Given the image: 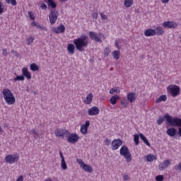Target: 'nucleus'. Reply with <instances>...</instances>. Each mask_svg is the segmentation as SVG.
<instances>
[{"mask_svg":"<svg viewBox=\"0 0 181 181\" xmlns=\"http://www.w3.org/2000/svg\"><path fill=\"white\" fill-rule=\"evenodd\" d=\"M74 45L69 44L67 47V50L69 54H74L75 53V49L82 52L85 51L88 45V37L86 35H82L81 37L74 39Z\"/></svg>","mask_w":181,"mask_h":181,"instance_id":"obj_1","label":"nucleus"},{"mask_svg":"<svg viewBox=\"0 0 181 181\" xmlns=\"http://www.w3.org/2000/svg\"><path fill=\"white\" fill-rule=\"evenodd\" d=\"M167 123L171 127H180L178 129L179 136H181V118L172 117L168 114L164 115Z\"/></svg>","mask_w":181,"mask_h":181,"instance_id":"obj_2","label":"nucleus"},{"mask_svg":"<svg viewBox=\"0 0 181 181\" xmlns=\"http://www.w3.org/2000/svg\"><path fill=\"white\" fill-rule=\"evenodd\" d=\"M3 97L4 100L8 105H12L16 103V98L13 93H12L9 89L5 88L3 92Z\"/></svg>","mask_w":181,"mask_h":181,"instance_id":"obj_3","label":"nucleus"},{"mask_svg":"<svg viewBox=\"0 0 181 181\" xmlns=\"http://www.w3.org/2000/svg\"><path fill=\"white\" fill-rule=\"evenodd\" d=\"M120 155L124 157L127 163H130L132 160V156L127 146H123L120 148Z\"/></svg>","mask_w":181,"mask_h":181,"instance_id":"obj_4","label":"nucleus"},{"mask_svg":"<svg viewBox=\"0 0 181 181\" xmlns=\"http://www.w3.org/2000/svg\"><path fill=\"white\" fill-rule=\"evenodd\" d=\"M167 90L170 93L173 98L177 97L180 93V88L176 85H170L167 88Z\"/></svg>","mask_w":181,"mask_h":181,"instance_id":"obj_5","label":"nucleus"},{"mask_svg":"<svg viewBox=\"0 0 181 181\" xmlns=\"http://www.w3.org/2000/svg\"><path fill=\"white\" fill-rule=\"evenodd\" d=\"M89 37H90V40H95L98 42H102V39H105V35L99 33V35H98V34L94 32H89Z\"/></svg>","mask_w":181,"mask_h":181,"instance_id":"obj_6","label":"nucleus"},{"mask_svg":"<svg viewBox=\"0 0 181 181\" xmlns=\"http://www.w3.org/2000/svg\"><path fill=\"white\" fill-rule=\"evenodd\" d=\"M76 162L78 163V164H79L81 168H82V169H83V170H85V172H88V173H92L93 172L92 167L89 165L86 164L83 161V160H81L80 158H76Z\"/></svg>","mask_w":181,"mask_h":181,"instance_id":"obj_7","label":"nucleus"},{"mask_svg":"<svg viewBox=\"0 0 181 181\" xmlns=\"http://www.w3.org/2000/svg\"><path fill=\"white\" fill-rule=\"evenodd\" d=\"M58 16H59V12L56 10H52L49 16V22L52 25H54L57 19H58Z\"/></svg>","mask_w":181,"mask_h":181,"instance_id":"obj_8","label":"nucleus"},{"mask_svg":"<svg viewBox=\"0 0 181 181\" xmlns=\"http://www.w3.org/2000/svg\"><path fill=\"white\" fill-rule=\"evenodd\" d=\"M54 134H55L56 136L64 138V137H68V136L70 133L66 129H57L55 130Z\"/></svg>","mask_w":181,"mask_h":181,"instance_id":"obj_9","label":"nucleus"},{"mask_svg":"<svg viewBox=\"0 0 181 181\" xmlns=\"http://www.w3.org/2000/svg\"><path fill=\"white\" fill-rule=\"evenodd\" d=\"M5 159L8 163L13 164L19 160V156L16 154L8 155Z\"/></svg>","mask_w":181,"mask_h":181,"instance_id":"obj_10","label":"nucleus"},{"mask_svg":"<svg viewBox=\"0 0 181 181\" xmlns=\"http://www.w3.org/2000/svg\"><path fill=\"white\" fill-rule=\"evenodd\" d=\"M122 144L123 141L121 139H113V141H112V150H117Z\"/></svg>","mask_w":181,"mask_h":181,"instance_id":"obj_11","label":"nucleus"},{"mask_svg":"<svg viewBox=\"0 0 181 181\" xmlns=\"http://www.w3.org/2000/svg\"><path fill=\"white\" fill-rule=\"evenodd\" d=\"M67 137V141L71 144H76L79 139V136L76 133H72L70 135L69 134Z\"/></svg>","mask_w":181,"mask_h":181,"instance_id":"obj_12","label":"nucleus"},{"mask_svg":"<svg viewBox=\"0 0 181 181\" xmlns=\"http://www.w3.org/2000/svg\"><path fill=\"white\" fill-rule=\"evenodd\" d=\"M171 165V160H165L161 163L158 165V169L160 170H163L165 168H168Z\"/></svg>","mask_w":181,"mask_h":181,"instance_id":"obj_13","label":"nucleus"},{"mask_svg":"<svg viewBox=\"0 0 181 181\" xmlns=\"http://www.w3.org/2000/svg\"><path fill=\"white\" fill-rule=\"evenodd\" d=\"M163 27L165 28H176L177 27V23L172 21H167L163 23Z\"/></svg>","mask_w":181,"mask_h":181,"instance_id":"obj_14","label":"nucleus"},{"mask_svg":"<svg viewBox=\"0 0 181 181\" xmlns=\"http://www.w3.org/2000/svg\"><path fill=\"white\" fill-rule=\"evenodd\" d=\"M90 126V122L86 121L85 122V124L81 125V133L85 135L88 133V127Z\"/></svg>","mask_w":181,"mask_h":181,"instance_id":"obj_15","label":"nucleus"},{"mask_svg":"<svg viewBox=\"0 0 181 181\" xmlns=\"http://www.w3.org/2000/svg\"><path fill=\"white\" fill-rule=\"evenodd\" d=\"M136 98H137V95L135 93L131 92L127 94V100L130 103H133L134 102H135Z\"/></svg>","mask_w":181,"mask_h":181,"instance_id":"obj_16","label":"nucleus"},{"mask_svg":"<svg viewBox=\"0 0 181 181\" xmlns=\"http://www.w3.org/2000/svg\"><path fill=\"white\" fill-rule=\"evenodd\" d=\"M100 113V109L97 107H93L88 110V114L90 116L98 115Z\"/></svg>","mask_w":181,"mask_h":181,"instance_id":"obj_17","label":"nucleus"},{"mask_svg":"<svg viewBox=\"0 0 181 181\" xmlns=\"http://www.w3.org/2000/svg\"><path fill=\"white\" fill-rule=\"evenodd\" d=\"M22 74H23V76H24V78L25 77L28 80H30L32 78V76H31L30 73L29 72L28 69L27 67L23 68Z\"/></svg>","mask_w":181,"mask_h":181,"instance_id":"obj_18","label":"nucleus"},{"mask_svg":"<svg viewBox=\"0 0 181 181\" xmlns=\"http://www.w3.org/2000/svg\"><path fill=\"white\" fill-rule=\"evenodd\" d=\"M65 27L63 25H59L58 28H54L52 29V31L54 32L57 34L63 33L65 32Z\"/></svg>","mask_w":181,"mask_h":181,"instance_id":"obj_19","label":"nucleus"},{"mask_svg":"<svg viewBox=\"0 0 181 181\" xmlns=\"http://www.w3.org/2000/svg\"><path fill=\"white\" fill-rule=\"evenodd\" d=\"M146 37H153L156 35V30L153 29H147L144 33Z\"/></svg>","mask_w":181,"mask_h":181,"instance_id":"obj_20","label":"nucleus"},{"mask_svg":"<svg viewBox=\"0 0 181 181\" xmlns=\"http://www.w3.org/2000/svg\"><path fill=\"white\" fill-rule=\"evenodd\" d=\"M59 153H60V157H61V158H62L61 167H62V168L63 170H65L67 169V164H66V161H65V158H64V156L62 152L60 151Z\"/></svg>","mask_w":181,"mask_h":181,"instance_id":"obj_21","label":"nucleus"},{"mask_svg":"<svg viewBox=\"0 0 181 181\" xmlns=\"http://www.w3.org/2000/svg\"><path fill=\"white\" fill-rule=\"evenodd\" d=\"M166 133L169 136H175L177 134V129L174 127H171L167 129Z\"/></svg>","mask_w":181,"mask_h":181,"instance_id":"obj_22","label":"nucleus"},{"mask_svg":"<svg viewBox=\"0 0 181 181\" xmlns=\"http://www.w3.org/2000/svg\"><path fill=\"white\" fill-rule=\"evenodd\" d=\"M93 95L92 93L88 94V96H86V99L83 100V103L86 105H90L93 101Z\"/></svg>","mask_w":181,"mask_h":181,"instance_id":"obj_23","label":"nucleus"},{"mask_svg":"<svg viewBox=\"0 0 181 181\" xmlns=\"http://www.w3.org/2000/svg\"><path fill=\"white\" fill-rule=\"evenodd\" d=\"M145 158L148 162H153L154 160L157 159V156L151 153L147 155Z\"/></svg>","mask_w":181,"mask_h":181,"instance_id":"obj_24","label":"nucleus"},{"mask_svg":"<svg viewBox=\"0 0 181 181\" xmlns=\"http://www.w3.org/2000/svg\"><path fill=\"white\" fill-rule=\"evenodd\" d=\"M154 31L156 33L155 35H158V36L162 35L164 33V30L162 27H158L155 28Z\"/></svg>","mask_w":181,"mask_h":181,"instance_id":"obj_25","label":"nucleus"},{"mask_svg":"<svg viewBox=\"0 0 181 181\" xmlns=\"http://www.w3.org/2000/svg\"><path fill=\"white\" fill-rule=\"evenodd\" d=\"M30 133L33 134L35 139H38L42 135V134L40 133L39 130L37 131L34 129L30 131Z\"/></svg>","mask_w":181,"mask_h":181,"instance_id":"obj_26","label":"nucleus"},{"mask_svg":"<svg viewBox=\"0 0 181 181\" xmlns=\"http://www.w3.org/2000/svg\"><path fill=\"white\" fill-rule=\"evenodd\" d=\"M119 99V96L116 95L110 98V100H109V101H110V104L115 105L117 104V100H118Z\"/></svg>","mask_w":181,"mask_h":181,"instance_id":"obj_27","label":"nucleus"},{"mask_svg":"<svg viewBox=\"0 0 181 181\" xmlns=\"http://www.w3.org/2000/svg\"><path fill=\"white\" fill-rule=\"evenodd\" d=\"M139 137H140V139L144 141V143L146 144L148 146H151L149 141H148V139L144 136V134H139Z\"/></svg>","mask_w":181,"mask_h":181,"instance_id":"obj_28","label":"nucleus"},{"mask_svg":"<svg viewBox=\"0 0 181 181\" xmlns=\"http://www.w3.org/2000/svg\"><path fill=\"white\" fill-rule=\"evenodd\" d=\"M30 69L31 71L35 72V71H39L40 67L36 64L34 63L30 66Z\"/></svg>","mask_w":181,"mask_h":181,"instance_id":"obj_29","label":"nucleus"},{"mask_svg":"<svg viewBox=\"0 0 181 181\" xmlns=\"http://www.w3.org/2000/svg\"><path fill=\"white\" fill-rule=\"evenodd\" d=\"M133 4H134L133 0H124V6H126V8L131 7Z\"/></svg>","mask_w":181,"mask_h":181,"instance_id":"obj_30","label":"nucleus"},{"mask_svg":"<svg viewBox=\"0 0 181 181\" xmlns=\"http://www.w3.org/2000/svg\"><path fill=\"white\" fill-rule=\"evenodd\" d=\"M167 100V96L165 95H163L160 96L156 101V103H159L161 101H166Z\"/></svg>","mask_w":181,"mask_h":181,"instance_id":"obj_31","label":"nucleus"},{"mask_svg":"<svg viewBox=\"0 0 181 181\" xmlns=\"http://www.w3.org/2000/svg\"><path fill=\"white\" fill-rule=\"evenodd\" d=\"M112 56H113V58H115V59L118 60L120 57L119 52L115 51V52H112Z\"/></svg>","mask_w":181,"mask_h":181,"instance_id":"obj_32","label":"nucleus"},{"mask_svg":"<svg viewBox=\"0 0 181 181\" xmlns=\"http://www.w3.org/2000/svg\"><path fill=\"white\" fill-rule=\"evenodd\" d=\"M134 141L136 146L139 144V134H134Z\"/></svg>","mask_w":181,"mask_h":181,"instance_id":"obj_33","label":"nucleus"},{"mask_svg":"<svg viewBox=\"0 0 181 181\" xmlns=\"http://www.w3.org/2000/svg\"><path fill=\"white\" fill-rule=\"evenodd\" d=\"M100 18H102L103 23H107V21L108 20L107 16L105 15L104 13H100Z\"/></svg>","mask_w":181,"mask_h":181,"instance_id":"obj_34","label":"nucleus"},{"mask_svg":"<svg viewBox=\"0 0 181 181\" xmlns=\"http://www.w3.org/2000/svg\"><path fill=\"white\" fill-rule=\"evenodd\" d=\"M34 40H35V37H30L26 40V43L28 46L31 45V44L33 42Z\"/></svg>","mask_w":181,"mask_h":181,"instance_id":"obj_35","label":"nucleus"},{"mask_svg":"<svg viewBox=\"0 0 181 181\" xmlns=\"http://www.w3.org/2000/svg\"><path fill=\"white\" fill-rule=\"evenodd\" d=\"M47 1H48V5H49V6H51L52 8H55L57 7V5H56V4L54 2L53 0H47Z\"/></svg>","mask_w":181,"mask_h":181,"instance_id":"obj_36","label":"nucleus"},{"mask_svg":"<svg viewBox=\"0 0 181 181\" xmlns=\"http://www.w3.org/2000/svg\"><path fill=\"white\" fill-rule=\"evenodd\" d=\"M165 119H166V118L165 117V116L163 117H159L158 119L157 120V124L158 125H160L161 124L163 123Z\"/></svg>","mask_w":181,"mask_h":181,"instance_id":"obj_37","label":"nucleus"},{"mask_svg":"<svg viewBox=\"0 0 181 181\" xmlns=\"http://www.w3.org/2000/svg\"><path fill=\"white\" fill-rule=\"evenodd\" d=\"M120 103L123 107H126L128 105V101L127 100L126 98L122 99V101H120Z\"/></svg>","mask_w":181,"mask_h":181,"instance_id":"obj_38","label":"nucleus"},{"mask_svg":"<svg viewBox=\"0 0 181 181\" xmlns=\"http://www.w3.org/2000/svg\"><path fill=\"white\" fill-rule=\"evenodd\" d=\"M6 2L8 4H11L13 6H16L17 4L16 0H6Z\"/></svg>","mask_w":181,"mask_h":181,"instance_id":"obj_39","label":"nucleus"},{"mask_svg":"<svg viewBox=\"0 0 181 181\" xmlns=\"http://www.w3.org/2000/svg\"><path fill=\"white\" fill-rule=\"evenodd\" d=\"M110 52H111L110 49L109 48H106L105 49L103 54H105V57H108Z\"/></svg>","mask_w":181,"mask_h":181,"instance_id":"obj_40","label":"nucleus"},{"mask_svg":"<svg viewBox=\"0 0 181 181\" xmlns=\"http://www.w3.org/2000/svg\"><path fill=\"white\" fill-rule=\"evenodd\" d=\"M25 78L23 76H17L16 78L14 79V81H24Z\"/></svg>","mask_w":181,"mask_h":181,"instance_id":"obj_41","label":"nucleus"},{"mask_svg":"<svg viewBox=\"0 0 181 181\" xmlns=\"http://www.w3.org/2000/svg\"><path fill=\"white\" fill-rule=\"evenodd\" d=\"M164 179L163 175H158L156 177V181H163Z\"/></svg>","mask_w":181,"mask_h":181,"instance_id":"obj_42","label":"nucleus"},{"mask_svg":"<svg viewBox=\"0 0 181 181\" xmlns=\"http://www.w3.org/2000/svg\"><path fill=\"white\" fill-rule=\"evenodd\" d=\"M98 12L92 13V18H93V19H95V21H96L98 19Z\"/></svg>","mask_w":181,"mask_h":181,"instance_id":"obj_43","label":"nucleus"},{"mask_svg":"<svg viewBox=\"0 0 181 181\" xmlns=\"http://www.w3.org/2000/svg\"><path fill=\"white\" fill-rule=\"evenodd\" d=\"M129 179H130V176H129V175L124 174V175H123V180L127 181V180H129Z\"/></svg>","mask_w":181,"mask_h":181,"instance_id":"obj_44","label":"nucleus"},{"mask_svg":"<svg viewBox=\"0 0 181 181\" xmlns=\"http://www.w3.org/2000/svg\"><path fill=\"white\" fill-rule=\"evenodd\" d=\"M4 4L1 2H0V14L4 13Z\"/></svg>","mask_w":181,"mask_h":181,"instance_id":"obj_45","label":"nucleus"},{"mask_svg":"<svg viewBox=\"0 0 181 181\" xmlns=\"http://www.w3.org/2000/svg\"><path fill=\"white\" fill-rule=\"evenodd\" d=\"M28 15H29L31 20L34 21L35 19V15L33 12H29Z\"/></svg>","mask_w":181,"mask_h":181,"instance_id":"obj_46","label":"nucleus"},{"mask_svg":"<svg viewBox=\"0 0 181 181\" xmlns=\"http://www.w3.org/2000/svg\"><path fill=\"white\" fill-rule=\"evenodd\" d=\"M2 54L4 56L6 57L9 54V53L7 52L6 49H2Z\"/></svg>","mask_w":181,"mask_h":181,"instance_id":"obj_47","label":"nucleus"},{"mask_svg":"<svg viewBox=\"0 0 181 181\" xmlns=\"http://www.w3.org/2000/svg\"><path fill=\"white\" fill-rule=\"evenodd\" d=\"M175 168L177 169V170L181 171V162L179 163L177 165H175Z\"/></svg>","mask_w":181,"mask_h":181,"instance_id":"obj_48","label":"nucleus"},{"mask_svg":"<svg viewBox=\"0 0 181 181\" xmlns=\"http://www.w3.org/2000/svg\"><path fill=\"white\" fill-rule=\"evenodd\" d=\"M111 144V140L109 139H105V144H106V146H109Z\"/></svg>","mask_w":181,"mask_h":181,"instance_id":"obj_49","label":"nucleus"},{"mask_svg":"<svg viewBox=\"0 0 181 181\" xmlns=\"http://www.w3.org/2000/svg\"><path fill=\"white\" fill-rule=\"evenodd\" d=\"M40 7L42 10L47 9V5L44 3L41 4Z\"/></svg>","mask_w":181,"mask_h":181,"instance_id":"obj_50","label":"nucleus"},{"mask_svg":"<svg viewBox=\"0 0 181 181\" xmlns=\"http://www.w3.org/2000/svg\"><path fill=\"white\" fill-rule=\"evenodd\" d=\"M38 28L40 29L41 30H44V31L47 30V29L43 25H40V27Z\"/></svg>","mask_w":181,"mask_h":181,"instance_id":"obj_51","label":"nucleus"},{"mask_svg":"<svg viewBox=\"0 0 181 181\" xmlns=\"http://www.w3.org/2000/svg\"><path fill=\"white\" fill-rule=\"evenodd\" d=\"M116 92H117V90H116V89L112 88V89H110V90L109 91V93H110V94H114V93H116Z\"/></svg>","mask_w":181,"mask_h":181,"instance_id":"obj_52","label":"nucleus"},{"mask_svg":"<svg viewBox=\"0 0 181 181\" xmlns=\"http://www.w3.org/2000/svg\"><path fill=\"white\" fill-rule=\"evenodd\" d=\"M24 177L23 175H20L18 179L16 180V181H23Z\"/></svg>","mask_w":181,"mask_h":181,"instance_id":"obj_53","label":"nucleus"},{"mask_svg":"<svg viewBox=\"0 0 181 181\" xmlns=\"http://www.w3.org/2000/svg\"><path fill=\"white\" fill-rule=\"evenodd\" d=\"M32 25L35 27H36L37 28H39L40 25L38 23H35V21L33 22Z\"/></svg>","mask_w":181,"mask_h":181,"instance_id":"obj_54","label":"nucleus"},{"mask_svg":"<svg viewBox=\"0 0 181 181\" xmlns=\"http://www.w3.org/2000/svg\"><path fill=\"white\" fill-rule=\"evenodd\" d=\"M170 1V0H162L161 2L163 4H168Z\"/></svg>","mask_w":181,"mask_h":181,"instance_id":"obj_55","label":"nucleus"},{"mask_svg":"<svg viewBox=\"0 0 181 181\" xmlns=\"http://www.w3.org/2000/svg\"><path fill=\"white\" fill-rule=\"evenodd\" d=\"M115 46H116V47H117L118 49H119V45H118V42H116Z\"/></svg>","mask_w":181,"mask_h":181,"instance_id":"obj_56","label":"nucleus"},{"mask_svg":"<svg viewBox=\"0 0 181 181\" xmlns=\"http://www.w3.org/2000/svg\"><path fill=\"white\" fill-rule=\"evenodd\" d=\"M69 0H60L61 2H66L68 1Z\"/></svg>","mask_w":181,"mask_h":181,"instance_id":"obj_57","label":"nucleus"},{"mask_svg":"<svg viewBox=\"0 0 181 181\" xmlns=\"http://www.w3.org/2000/svg\"><path fill=\"white\" fill-rule=\"evenodd\" d=\"M46 181H53V180L51 178H48V179L46 180Z\"/></svg>","mask_w":181,"mask_h":181,"instance_id":"obj_58","label":"nucleus"},{"mask_svg":"<svg viewBox=\"0 0 181 181\" xmlns=\"http://www.w3.org/2000/svg\"><path fill=\"white\" fill-rule=\"evenodd\" d=\"M1 130H2V129H1V126H0V132H1Z\"/></svg>","mask_w":181,"mask_h":181,"instance_id":"obj_59","label":"nucleus"},{"mask_svg":"<svg viewBox=\"0 0 181 181\" xmlns=\"http://www.w3.org/2000/svg\"><path fill=\"white\" fill-rule=\"evenodd\" d=\"M12 52H14V51L13 50Z\"/></svg>","mask_w":181,"mask_h":181,"instance_id":"obj_60","label":"nucleus"}]
</instances>
